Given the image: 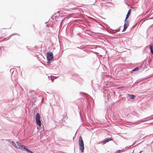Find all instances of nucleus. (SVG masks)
Masks as SVG:
<instances>
[{
	"mask_svg": "<svg viewBox=\"0 0 153 153\" xmlns=\"http://www.w3.org/2000/svg\"><path fill=\"white\" fill-rule=\"evenodd\" d=\"M12 143L13 146H15L17 148H18L24 150L25 147V146L24 145H22L20 143H19L17 142L16 143H15L13 141Z\"/></svg>",
	"mask_w": 153,
	"mask_h": 153,
	"instance_id": "obj_2",
	"label": "nucleus"
},
{
	"mask_svg": "<svg viewBox=\"0 0 153 153\" xmlns=\"http://www.w3.org/2000/svg\"><path fill=\"white\" fill-rule=\"evenodd\" d=\"M131 12V9H130L128 10V11L127 13V14L126 16V17L125 20H127V19L128 18L129 16L130 15Z\"/></svg>",
	"mask_w": 153,
	"mask_h": 153,
	"instance_id": "obj_7",
	"label": "nucleus"
},
{
	"mask_svg": "<svg viewBox=\"0 0 153 153\" xmlns=\"http://www.w3.org/2000/svg\"><path fill=\"white\" fill-rule=\"evenodd\" d=\"M125 22L124 24V28L123 30V31L126 30L129 25V22L128 20H125Z\"/></svg>",
	"mask_w": 153,
	"mask_h": 153,
	"instance_id": "obj_5",
	"label": "nucleus"
},
{
	"mask_svg": "<svg viewBox=\"0 0 153 153\" xmlns=\"http://www.w3.org/2000/svg\"><path fill=\"white\" fill-rule=\"evenodd\" d=\"M24 150H26L27 152H30L31 153H33V152L29 150L28 149H27L25 147Z\"/></svg>",
	"mask_w": 153,
	"mask_h": 153,
	"instance_id": "obj_9",
	"label": "nucleus"
},
{
	"mask_svg": "<svg viewBox=\"0 0 153 153\" xmlns=\"http://www.w3.org/2000/svg\"><path fill=\"white\" fill-rule=\"evenodd\" d=\"M40 116L39 113H37L36 116V124L39 126L41 125V122L40 120Z\"/></svg>",
	"mask_w": 153,
	"mask_h": 153,
	"instance_id": "obj_3",
	"label": "nucleus"
},
{
	"mask_svg": "<svg viewBox=\"0 0 153 153\" xmlns=\"http://www.w3.org/2000/svg\"><path fill=\"white\" fill-rule=\"evenodd\" d=\"M79 143L80 151L82 152L84 148V144L82 138L81 136L79 137Z\"/></svg>",
	"mask_w": 153,
	"mask_h": 153,
	"instance_id": "obj_1",
	"label": "nucleus"
},
{
	"mask_svg": "<svg viewBox=\"0 0 153 153\" xmlns=\"http://www.w3.org/2000/svg\"><path fill=\"white\" fill-rule=\"evenodd\" d=\"M53 53L51 52H49L47 53V59L48 63H49L50 61L53 58Z\"/></svg>",
	"mask_w": 153,
	"mask_h": 153,
	"instance_id": "obj_4",
	"label": "nucleus"
},
{
	"mask_svg": "<svg viewBox=\"0 0 153 153\" xmlns=\"http://www.w3.org/2000/svg\"><path fill=\"white\" fill-rule=\"evenodd\" d=\"M138 70H139V68L138 67H137L135 68L134 69H133L132 70V71H138Z\"/></svg>",
	"mask_w": 153,
	"mask_h": 153,
	"instance_id": "obj_10",
	"label": "nucleus"
},
{
	"mask_svg": "<svg viewBox=\"0 0 153 153\" xmlns=\"http://www.w3.org/2000/svg\"><path fill=\"white\" fill-rule=\"evenodd\" d=\"M130 98L131 99H134V97H135V96H134V95H130Z\"/></svg>",
	"mask_w": 153,
	"mask_h": 153,
	"instance_id": "obj_11",
	"label": "nucleus"
},
{
	"mask_svg": "<svg viewBox=\"0 0 153 153\" xmlns=\"http://www.w3.org/2000/svg\"><path fill=\"white\" fill-rule=\"evenodd\" d=\"M112 139L111 138H108L107 140H104V141L102 142V144H105L106 143L108 142L109 141H110L112 140Z\"/></svg>",
	"mask_w": 153,
	"mask_h": 153,
	"instance_id": "obj_6",
	"label": "nucleus"
},
{
	"mask_svg": "<svg viewBox=\"0 0 153 153\" xmlns=\"http://www.w3.org/2000/svg\"><path fill=\"white\" fill-rule=\"evenodd\" d=\"M149 48L150 49L151 52L153 54V46L152 45H149Z\"/></svg>",
	"mask_w": 153,
	"mask_h": 153,
	"instance_id": "obj_8",
	"label": "nucleus"
}]
</instances>
